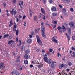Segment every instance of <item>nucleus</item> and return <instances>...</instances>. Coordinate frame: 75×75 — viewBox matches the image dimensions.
<instances>
[{"label":"nucleus","instance_id":"obj_1","mask_svg":"<svg viewBox=\"0 0 75 75\" xmlns=\"http://www.w3.org/2000/svg\"><path fill=\"white\" fill-rule=\"evenodd\" d=\"M36 38L37 39V40L38 44L40 45H42V42L40 38V37H39V36H38V35H36Z\"/></svg>","mask_w":75,"mask_h":75},{"label":"nucleus","instance_id":"obj_2","mask_svg":"<svg viewBox=\"0 0 75 75\" xmlns=\"http://www.w3.org/2000/svg\"><path fill=\"white\" fill-rule=\"evenodd\" d=\"M13 73L14 74H15V75H19V73L16 70H13V71H12L11 73V74L12 75H14L13 74Z\"/></svg>","mask_w":75,"mask_h":75},{"label":"nucleus","instance_id":"obj_3","mask_svg":"<svg viewBox=\"0 0 75 75\" xmlns=\"http://www.w3.org/2000/svg\"><path fill=\"white\" fill-rule=\"evenodd\" d=\"M45 29H42V37H46V35H45Z\"/></svg>","mask_w":75,"mask_h":75},{"label":"nucleus","instance_id":"obj_4","mask_svg":"<svg viewBox=\"0 0 75 75\" xmlns=\"http://www.w3.org/2000/svg\"><path fill=\"white\" fill-rule=\"evenodd\" d=\"M52 41L55 43H58V41L55 39V37H53L52 39Z\"/></svg>","mask_w":75,"mask_h":75},{"label":"nucleus","instance_id":"obj_5","mask_svg":"<svg viewBox=\"0 0 75 75\" xmlns=\"http://www.w3.org/2000/svg\"><path fill=\"white\" fill-rule=\"evenodd\" d=\"M10 13L12 14V15H13V14L14 15L17 14V11H14V9H12V11H10Z\"/></svg>","mask_w":75,"mask_h":75},{"label":"nucleus","instance_id":"obj_6","mask_svg":"<svg viewBox=\"0 0 75 75\" xmlns=\"http://www.w3.org/2000/svg\"><path fill=\"white\" fill-rule=\"evenodd\" d=\"M57 29H58L59 31L61 33H62V32L63 31V30H62V28H61V27L60 26H58L57 27Z\"/></svg>","mask_w":75,"mask_h":75},{"label":"nucleus","instance_id":"obj_7","mask_svg":"<svg viewBox=\"0 0 75 75\" xmlns=\"http://www.w3.org/2000/svg\"><path fill=\"white\" fill-rule=\"evenodd\" d=\"M37 64H38L37 65L39 68H41V67H43V65L42 64H39L38 63Z\"/></svg>","mask_w":75,"mask_h":75},{"label":"nucleus","instance_id":"obj_8","mask_svg":"<svg viewBox=\"0 0 75 75\" xmlns=\"http://www.w3.org/2000/svg\"><path fill=\"white\" fill-rule=\"evenodd\" d=\"M51 10L53 11H57V8H56V7H54V6H53L52 7Z\"/></svg>","mask_w":75,"mask_h":75},{"label":"nucleus","instance_id":"obj_9","mask_svg":"<svg viewBox=\"0 0 75 75\" xmlns=\"http://www.w3.org/2000/svg\"><path fill=\"white\" fill-rule=\"evenodd\" d=\"M51 66L52 68H55V64H54V62H52L51 63Z\"/></svg>","mask_w":75,"mask_h":75},{"label":"nucleus","instance_id":"obj_10","mask_svg":"<svg viewBox=\"0 0 75 75\" xmlns=\"http://www.w3.org/2000/svg\"><path fill=\"white\" fill-rule=\"evenodd\" d=\"M21 51L25 50V46L24 45H23L21 47Z\"/></svg>","mask_w":75,"mask_h":75},{"label":"nucleus","instance_id":"obj_11","mask_svg":"<svg viewBox=\"0 0 75 75\" xmlns=\"http://www.w3.org/2000/svg\"><path fill=\"white\" fill-rule=\"evenodd\" d=\"M68 33L70 34L71 33V28H68Z\"/></svg>","mask_w":75,"mask_h":75},{"label":"nucleus","instance_id":"obj_12","mask_svg":"<svg viewBox=\"0 0 75 75\" xmlns=\"http://www.w3.org/2000/svg\"><path fill=\"white\" fill-rule=\"evenodd\" d=\"M41 25H42L41 26V30H45V28L44 27V22H42L41 23Z\"/></svg>","mask_w":75,"mask_h":75},{"label":"nucleus","instance_id":"obj_13","mask_svg":"<svg viewBox=\"0 0 75 75\" xmlns=\"http://www.w3.org/2000/svg\"><path fill=\"white\" fill-rule=\"evenodd\" d=\"M62 28L64 30H63V32H64V31H66L67 30V28H65L64 25H62Z\"/></svg>","mask_w":75,"mask_h":75},{"label":"nucleus","instance_id":"obj_14","mask_svg":"<svg viewBox=\"0 0 75 75\" xmlns=\"http://www.w3.org/2000/svg\"><path fill=\"white\" fill-rule=\"evenodd\" d=\"M17 28V25H14V27L13 28V31H16V28Z\"/></svg>","mask_w":75,"mask_h":75},{"label":"nucleus","instance_id":"obj_15","mask_svg":"<svg viewBox=\"0 0 75 75\" xmlns=\"http://www.w3.org/2000/svg\"><path fill=\"white\" fill-rule=\"evenodd\" d=\"M46 62L48 63V64H51V59H49L47 60Z\"/></svg>","mask_w":75,"mask_h":75},{"label":"nucleus","instance_id":"obj_16","mask_svg":"<svg viewBox=\"0 0 75 75\" xmlns=\"http://www.w3.org/2000/svg\"><path fill=\"white\" fill-rule=\"evenodd\" d=\"M13 42H14V41H13V40H12L9 41L8 44L9 45H10L11 44V43H13Z\"/></svg>","mask_w":75,"mask_h":75},{"label":"nucleus","instance_id":"obj_17","mask_svg":"<svg viewBox=\"0 0 75 75\" xmlns=\"http://www.w3.org/2000/svg\"><path fill=\"white\" fill-rule=\"evenodd\" d=\"M44 61H45V62H47V61L48 60V57H44Z\"/></svg>","mask_w":75,"mask_h":75},{"label":"nucleus","instance_id":"obj_18","mask_svg":"<svg viewBox=\"0 0 75 75\" xmlns=\"http://www.w3.org/2000/svg\"><path fill=\"white\" fill-rule=\"evenodd\" d=\"M70 25L71 27H73V26H74V23H73V22H70Z\"/></svg>","mask_w":75,"mask_h":75},{"label":"nucleus","instance_id":"obj_19","mask_svg":"<svg viewBox=\"0 0 75 75\" xmlns=\"http://www.w3.org/2000/svg\"><path fill=\"white\" fill-rule=\"evenodd\" d=\"M10 23L9 26L11 27V26H12V25H13V24L12 23V20H11L10 21Z\"/></svg>","mask_w":75,"mask_h":75},{"label":"nucleus","instance_id":"obj_20","mask_svg":"<svg viewBox=\"0 0 75 75\" xmlns=\"http://www.w3.org/2000/svg\"><path fill=\"white\" fill-rule=\"evenodd\" d=\"M52 16L54 17H56V16H57V14L55 12L53 13H52Z\"/></svg>","mask_w":75,"mask_h":75},{"label":"nucleus","instance_id":"obj_21","mask_svg":"<svg viewBox=\"0 0 75 75\" xmlns=\"http://www.w3.org/2000/svg\"><path fill=\"white\" fill-rule=\"evenodd\" d=\"M31 40L30 39H28L27 40V42L28 43V44H30V43H31Z\"/></svg>","mask_w":75,"mask_h":75},{"label":"nucleus","instance_id":"obj_22","mask_svg":"<svg viewBox=\"0 0 75 75\" xmlns=\"http://www.w3.org/2000/svg\"><path fill=\"white\" fill-rule=\"evenodd\" d=\"M41 11L43 14H45V11H44V9H43V8H41Z\"/></svg>","mask_w":75,"mask_h":75},{"label":"nucleus","instance_id":"obj_23","mask_svg":"<svg viewBox=\"0 0 75 75\" xmlns=\"http://www.w3.org/2000/svg\"><path fill=\"white\" fill-rule=\"evenodd\" d=\"M24 58L25 59H28V56L27 54H25L24 55Z\"/></svg>","mask_w":75,"mask_h":75},{"label":"nucleus","instance_id":"obj_24","mask_svg":"<svg viewBox=\"0 0 75 75\" xmlns=\"http://www.w3.org/2000/svg\"><path fill=\"white\" fill-rule=\"evenodd\" d=\"M3 63H1L0 64V68L1 69V68H3Z\"/></svg>","mask_w":75,"mask_h":75},{"label":"nucleus","instance_id":"obj_25","mask_svg":"<svg viewBox=\"0 0 75 75\" xmlns=\"http://www.w3.org/2000/svg\"><path fill=\"white\" fill-rule=\"evenodd\" d=\"M40 14H41V15H42V16H43V17L42 18L44 20H45V15H43L42 14H41V13H40Z\"/></svg>","mask_w":75,"mask_h":75},{"label":"nucleus","instance_id":"obj_26","mask_svg":"<svg viewBox=\"0 0 75 75\" xmlns=\"http://www.w3.org/2000/svg\"><path fill=\"white\" fill-rule=\"evenodd\" d=\"M9 36V34H6L3 37L4 38H6V37H8Z\"/></svg>","mask_w":75,"mask_h":75},{"label":"nucleus","instance_id":"obj_27","mask_svg":"<svg viewBox=\"0 0 75 75\" xmlns=\"http://www.w3.org/2000/svg\"><path fill=\"white\" fill-rule=\"evenodd\" d=\"M19 44L17 45L18 46V47H20L21 45V41L20 40H19Z\"/></svg>","mask_w":75,"mask_h":75},{"label":"nucleus","instance_id":"obj_28","mask_svg":"<svg viewBox=\"0 0 75 75\" xmlns=\"http://www.w3.org/2000/svg\"><path fill=\"white\" fill-rule=\"evenodd\" d=\"M24 63L25 64H28V61H27V60H25L24 61Z\"/></svg>","mask_w":75,"mask_h":75},{"label":"nucleus","instance_id":"obj_29","mask_svg":"<svg viewBox=\"0 0 75 75\" xmlns=\"http://www.w3.org/2000/svg\"><path fill=\"white\" fill-rule=\"evenodd\" d=\"M62 13L63 14H64V15H65V16H67V13L66 12V11L65 12H63Z\"/></svg>","mask_w":75,"mask_h":75},{"label":"nucleus","instance_id":"obj_30","mask_svg":"<svg viewBox=\"0 0 75 75\" xmlns=\"http://www.w3.org/2000/svg\"><path fill=\"white\" fill-rule=\"evenodd\" d=\"M68 65L69 66H71V65H72V63L71 62H69L68 63Z\"/></svg>","mask_w":75,"mask_h":75},{"label":"nucleus","instance_id":"obj_31","mask_svg":"<svg viewBox=\"0 0 75 75\" xmlns=\"http://www.w3.org/2000/svg\"><path fill=\"white\" fill-rule=\"evenodd\" d=\"M49 52H52L53 51V49H50L49 50Z\"/></svg>","mask_w":75,"mask_h":75},{"label":"nucleus","instance_id":"obj_32","mask_svg":"<svg viewBox=\"0 0 75 75\" xmlns=\"http://www.w3.org/2000/svg\"><path fill=\"white\" fill-rule=\"evenodd\" d=\"M34 21H37V16H35L34 17Z\"/></svg>","mask_w":75,"mask_h":75},{"label":"nucleus","instance_id":"obj_33","mask_svg":"<svg viewBox=\"0 0 75 75\" xmlns=\"http://www.w3.org/2000/svg\"><path fill=\"white\" fill-rule=\"evenodd\" d=\"M72 39L73 41L75 40V36H73L72 37Z\"/></svg>","mask_w":75,"mask_h":75},{"label":"nucleus","instance_id":"obj_34","mask_svg":"<svg viewBox=\"0 0 75 75\" xmlns=\"http://www.w3.org/2000/svg\"><path fill=\"white\" fill-rule=\"evenodd\" d=\"M67 37L68 38V41H69L70 39V36H69L68 35Z\"/></svg>","mask_w":75,"mask_h":75},{"label":"nucleus","instance_id":"obj_35","mask_svg":"<svg viewBox=\"0 0 75 75\" xmlns=\"http://www.w3.org/2000/svg\"><path fill=\"white\" fill-rule=\"evenodd\" d=\"M62 74L63 75H67V74H65V72H64V71H62Z\"/></svg>","mask_w":75,"mask_h":75},{"label":"nucleus","instance_id":"obj_36","mask_svg":"<svg viewBox=\"0 0 75 75\" xmlns=\"http://www.w3.org/2000/svg\"><path fill=\"white\" fill-rule=\"evenodd\" d=\"M70 11L71 12H74V9H73V8H71L70 9Z\"/></svg>","mask_w":75,"mask_h":75},{"label":"nucleus","instance_id":"obj_37","mask_svg":"<svg viewBox=\"0 0 75 75\" xmlns=\"http://www.w3.org/2000/svg\"><path fill=\"white\" fill-rule=\"evenodd\" d=\"M18 32H19L18 30H17L16 31V35H18Z\"/></svg>","mask_w":75,"mask_h":75},{"label":"nucleus","instance_id":"obj_38","mask_svg":"<svg viewBox=\"0 0 75 75\" xmlns=\"http://www.w3.org/2000/svg\"><path fill=\"white\" fill-rule=\"evenodd\" d=\"M25 53L26 54H28V53H29V51L28 50H26L25 51Z\"/></svg>","mask_w":75,"mask_h":75},{"label":"nucleus","instance_id":"obj_39","mask_svg":"<svg viewBox=\"0 0 75 75\" xmlns=\"http://www.w3.org/2000/svg\"><path fill=\"white\" fill-rule=\"evenodd\" d=\"M53 1L52 0H49V2L50 3H52Z\"/></svg>","mask_w":75,"mask_h":75},{"label":"nucleus","instance_id":"obj_40","mask_svg":"<svg viewBox=\"0 0 75 75\" xmlns=\"http://www.w3.org/2000/svg\"><path fill=\"white\" fill-rule=\"evenodd\" d=\"M57 22L56 21H54V23H53V24H57Z\"/></svg>","mask_w":75,"mask_h":75},{"label":"nucleus","instance_id":"obj_41","mask_svg":"<svg viewBox=\"0 0 75 75\" xmlns=\"http://www.w3.org/2000/svg\"><path fill=\"white\" fill-rule=\"evenodd\" d=\"M63 12H65L66 11V9H65V8H64L63 9Z\"/></svg>","mask_w":75,"mask_h":75},{"label":"nucleus","instance_id":"obj_42","mask_svg":"<svg viewBox=\"0 0 75 75\" xmlns=\"http://www.w3.org/2000/svg\"><path fill=\"white\" fill-rule=\"evenodd\" d=\"M35 34H38V32H37V30L35 29Z\"/></svg>","mask_w":75,"mask_h":75},{"label":"nucleus","instance_id":"obj_43","mask_svg":"<svg viewBox=\"0 0 75 75\" xmlns=\"http://www.w3.org/2000/svg\"><path fill=\"white\" fill-rule=\"evenodd\" d=\"M72 50H73V51H75V48L74 47H72L71 48Z\"/></svg>","mask_w":75,"mask_h":75},{"label":"nucleus","instance_id":"obj_44","mask_svg":"<svg viewBox=\"0 0 75 75\" xmlns=\"http://www.w3.org/2000/svg\"><path fill=\"white\" fill-rule=\"evenodd\" d=\"M43 2L44 3V4H45V3L46 2V0H43Z\"/></svg>","mask_w":75,"mask_h":75},{"label":"nucleus","instance_id":"obj_45","mask_svg":"<svg viewBox=\"0 0 75 75\" xmlns=\"http://www.w3.org/2000/svg\"><path fill=\"white\" fill-rule=\"evenodd\" d=\"M52 25V26H53V28H55V27H56V25Z\"/></svg>","mask_w":75,"mask_h":75},{"label":"nucleus","instance_id":"obj_46","mask_svg":"<svg viewBox=\"0 0 75 75\" xmlns=\"http://www.w3.org/2000/svg\"><path fill=\"white\" fill-rule=\"evenodd\" d=\"M64 1L65 3H67V0H64Z\"/></svg>","mask_w":75,"mask_h":75},{"label":"nucleus","instance_id":"obj_47","mask_svg":"<svg viewBox=\"0 0 75 75\" xmlns=\"http://www.w3.org/2000/svg\"><path fill=\"white\" fill-rule=\"evenodd\" d=\"M46 54H47V55H51V54L50 53H46Z\"/></svg>","mask_w":75,"mask_h":75},{"label":"nucleus","instance_id":"obj_48","mask_svg":"<svg viewBox=\"0 0 75 75\" xmlns=\"http://www.w3.org/2000/svg\"><path fill=\"white\" fill-rule=\"evenodd\" d=\"M25 17H26V16H25V15H24L23 16V19H25Z\"/></svg>","mask_w":75,"mask_h":75},{"label":"nucleus","instance_id":"obj_49","mask_svg":"<svg viewBox=\"0 0 75 75\" xmlns=\"http://www.w3.org/2000/svg\"><path fill=\"white\" fill-rule=\"evenodd\" d=\"M31 34L32 35H34V32L32 31L31 33Z\"/></svg>","mask_w":75,"mask_h":75},{"label":"nucleus","instance_id":"obj_50","mask_svg":"<svg viewBox=\"0 0 75 75\" xmlns=\"http://www.w3.org/2000/svg\"><path fill=\"white\" fill-rule=\"evenodd\" d=\"M3 4H4V7H6V4H4V3H3Z\"/></svg>","mask_w":75,"mask_h":75},{"label":"nucleus","instance_id":"obj_51","mask_svg":"<svg viewBox=\"0 0 75 75\" xmlns=\"http://www.w3.org/2000/svg\"><path fill=\"white\" fill-rule=\"evenodd\" d=\"M43 57H48V55L47 54H44L43 55Z\"/></svg>","mask_w":75,"mask_h":75},{"label":"nucleus","instance_id":"obj_52","mask_svg":"<svg viewBox=\"0 0 75 75\" xmlns=\"http://www.w3.org/2000/svg\"><path fill=\"white\" fill-rule=\"evenodd\" d=\"M45 25H48L49 26H50V25L49 24L47 23L45 24Z\"/></svg>","mask_w":75,"mask_h":75},{"label":"nucleus","instance_id":"obj_53","mask_svg":"<svg viewBox=\"0 0 75 75\" xmlns=\"http://www.w3.org/2000/svg\"><path fill=\"white\" fill-rule=\"evenodd\" d=\"M24 4V3H23V1H21V5H22V6Z\"/></svg>","mask_w":75,"mask_h":75},{"label":"nucleus","instance_id":"obj_54","mask_svg":"<svg viewBox=\"0 0 75 75\" xmlns=\"http://www.w3.org/2000/svg\"><path fill=\"white\" fill-rule=\"evenodd\" d=\"M25 24H26V22H24V26H26V25H25Z\"/></svg>","mask_w":75,"mask_h":75},{"label":"nucleus","instance_id":"obj_55","mask_svg":"<svg viewBox=\"0 0 75 75\" xmlns=\"http://www.w3.org/2000/svg\"><path fill=\"white\" fill-rule=\"evenodd\" d=\"M59 55H60V54L59 53H58V55H57V57H59Z\"/></svg>","mask_w":75,"mask_h":75},{"label":"nucleus","instance_id":"obj_56","mask_svg":"<svg viewBox=\"0 0 75 75\" xmlns=\"http://www.w3.org/2000/svg\"><path fill=\"white\" fill-rule=\"evenodd\" d=\"M19 18H22V16H21L20 15H19Z\"/></svg>","mask_w":75,"mask_h":75},{"label":"nucleus","instance_id":"obj_57","mask_svg":"<svg viewBox=\"0 0 75 75\" xmlns=\"http://www.w3.org/2000/svg\"><path fill=\"white\" fill-rule=\"evenodd\" d=\"M59 7H60V8H62V6L61 5H59Z\"/></svg>","mask_w":75,"mask_h":75},{"label":"nucleus","instance_id":"obj_58","mask_svg":"<svg viewBox=\"0 0 75 75\" xmlns=\"http://www.w3.org/2000/svg\"><path fill=\"white\" fill-rule=\"evenodd\" d=\"M33 65H30V68H33Z\"/></svg>","mask_w":75,"mask_h":75},{"label":"nucleus","instance_id":"obj_59","mask_svg":"<svg viewBox=\"0 0 75 75\" xmlns=\"http://www.w3.org/2000/svg\"><path fill=\"white\" fill-rule=\"evenodd\" d=\"M71 1V0H67V3H69Z\"/></svg>","mask_w":75,"mask_h":75},{"label":"nucleus","instance_id":"obj_60","mask_svg":"<svg viewBox=\"0 0 75 75\" xmlns=\"http://www.w3.org/2000/svg\"><path fill=\"white\" fill-rule=\"evenodd\" d=\"M66 70L67 71H70V69H67Z\"/></svg>","mask_w":75,"mask_h":75},{"label":"nucleus","instance_id":"obj_61","mask_svg":"<svg viewBox=\"0 0 75 75\" xmlns=\"http://www.w3.org/2000/svg\"><path fill=\"white\" fill-rule=\"evenodd\" d=\"M19 21V20L18 19V18H17V20H16L17 22H18Z\"/></svg>","mask_w":75,"mask_h":75},{"label":"nucleus","instance_id":"obj_62","mask_svg":"<svg viewBox=\"0 0 75 75\" xmlns=\"http://www.w3.org/2000/svg\"><path fill=\"white\" fill-rule=\"evenodd\" d=\"M40 49H37V51L38 52H39V51H40Z\"/></svg>","mask_w":75,"mask_h":75},{"label":"nucleus","instance_id":"obj_63","mask_svg":"<svg viewBox=\"0 0 75 75\" xmlns=\"http://www.w3.org/2000/svg\"><path fill=\"white\" fill-rule=\"evenodd\" d=\"M30 38H32V35H29Z\"/></svg>","mask_w":75,"mask_h":75},{"label":"nucleus","instance_id":"obj_64","mask_svg":"<svg viewBox=\"0 0 75 75\" xmlns=\"http://www.w3.org/2000/svg\"><path fill=\"white\" fill-rule=\"evenodd\" d=\"M73 57L74 58H75V54H73Z\"/></svg>","mask_w":75,"mask_h":75}]
</instances>
